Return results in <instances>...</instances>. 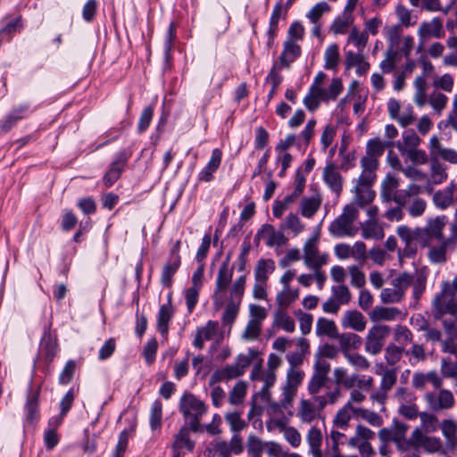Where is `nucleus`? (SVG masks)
Here are the masks:
<instances>
[{"mask_svg":"<svg viewBox=\"0 0 457 457\" xmlns=\"http://www.w3.org/2000/svg\"><path fill=\"white\" fill-rule=\"evenodd\" d=\"M341 397L338 386L328 390L325 395L312 396V399H301L297 408L296 416L303 423L310 424L314 421L327 405L335 404Z\"/></svg>","mask_w":457,"mask_h":457,"instance_id":"1","label":"nucleus"},{"mask_svg":"<svg viewBox=\"0 0 457 457\" xmlns=\"http://www.w3.org/2000/svg\"><path fill=\"white\" fill-rule=\"evenodd\" d=\"M359 211L353 204L344 207L342 213L329 225V233L336 237H353L358 232L354 224L358 219Z\"/></svg>","mask_w":457,"mask_h":457,"instance_id":"2","label":"nucleus"},{"mask_svg":"<svg viewBox=\"0 0 457 457\" xmlns=\"http://www.w3.org/2000/svg\"><path fill=\"white\" fill-rule=\"evenodd\" d=\"M447 217L445 215L429 218L426 225L420 228V238L422 240V246L428 247L442 245L445 237L444 229L447 224Z\"/></svg>","mask_w":457,"mask_h":457,"instance_id":"3","label":"nucleus"},{"mask_svg":"<svg viewBox=\"0 0 457 457\" xmlns=\"http://www.w3.org/2000/svg\"><path fill=\"white\" fill-rule=\"evenodd\" d=\"M390 327L386 325L372 326L365 337V352L370 355H378L385 345L386 338L390 335Z\"/></svg>","mask_w":457,"mask_h":457,"instance_id":"4","label":"nucleus"},{"mask_svg":"<svg viewBox=\"0 0 457 457\" xmlns=\"http://www.w3.org/2000/svg\"><path fill=\"white\" fill-rule=\"evenodd\" d=\"M179 410L187 419H191V426L195 428L199 423V417L206 411L204 402L192 394H185L179 403Z\"/></svg>","mask_w":457,"mask_h":457,"instance_id":"5","label":"nucleus"},{"mask_svg":"<svg viewBox=\"0 0 457 457\" xmlns=\"http://www.w3.org/2000/svg\"><path fill=\"white\" fill-rule=\"evenodd\" d=\"M318 237H310L303 245V260L308 269L319 268L326 265L329 255L326 253H320L318 248Z\"/></svg>","mask_w":457,"mask_h":457,"instance_id":"6","label":"nucleus"},{"mask_svg":"<svg viewBox=\"0 0 457 457\" xmlns=\"http://www.w3.org/2000/svg\"><path fill=\"white\" fill-rule=\"evenodd\" d=\"M420 228H411L407 225H401L396 228V234L404 243L403 250L399 251L400 257H413L416 254L417 247L414 243L422 246V240L420 238Z\"/></svg>","mask_w":457,"mask_h":457,"instance_id":"7","label":"nucleus"},{"mask_svg":"<svg viewBox=\"0 0 457 457\" xmlns=\"http://www.w3.org/2000/svg\"><path fill=\"white\" fill-rule=\"evenodd\" d=\"M424 400L430 410L439 411L449 410L453 407L455 399L452 391L448 389L436 388L435 391L427 392Z\"/></svg>","mask_w":457,"mask_h":457,"instance_id":"8","label":"nucleus"},{"mask_svg":"<svg viewBox=\"0 0 457 457\" xmlns=\"http://www.w3.org/2000/svg\"><path fill=\"white\" fill-rule=\"evenodd\" d=\"M451 235L443 242L442 245L431 246L428 256L432 263H444L446 262V253L448 249L454 248L457 244V217L454 216V221L450 227Z\"/></svg>","mask_w":457,"mask_h":457,"instance_id":"9","label":"nucleus"},{"mask_svg":"<svg viewBox=\"0 0 457 457\" xmlns=\"http://www.w3.org/2000/svg\"><path fill=\"white\" fill-rule=\"evenodd\" d=\"M262 362V361L260 359L256 363H254L250 374V378L253 382H262V386L260 388V394L263 398L269 399L270 395V388L274 386L277 375L273 370H263Z\"/></svg>","mask_w":457,"mask_h":457,"instance_id":"10","label":"nucleus"},{"mask_svg":"<svg viewBox=\"0 0 457 457\" xmlns=\"http://www.w3.org/2000/svg\"><path fill=\"white\" fill-rule=\"evenodd\" d=\"M430 159L439 161L442 159L449 163L457 164V151L444 147L436 136L431 137L428 143Z\"/></svg>","mask_w":457,"mask_h":457,"instance_id":"11","label":"nucleus"},{"mask_svg":"<svg viewBox=\"0 0 457 457\" xmlns=\"http://www.w3.org/2000/svg\"><path fill=\"white\" fill-rule=\"evenodd\" d=\"M418 36L422 43L430 38L444 37L445 30L442 20L435 17L429 21L421 22L418 29Z\"/></svg>","mask_w":457,"mask_h":457,"instance_id":"12","label":"nucleus"},{"mask_svg":"<svg viewBox=\"0 0 457 457\" xmlns=\"http://www.w3.org/2000/svg\"><path fill=\"white\" fill-rule=\"evenodd\" d=\"M411 384L417 390H425L428 384L436 389L443 386V378L436 370L415 372L411 378Z\"/></svg>","mask_w":457,"mask_h":457,"instance_id":"13","label":"nucleus"},{"mask_svg":"<svg viewBox=\"0 0 457 457\" xmlns=\"http://www.w3.org/2000/svg\"><path fill=\"white\" fill-rule=\"evenodd\" d=\"M322 179L331 192L338 197L343 190L344 179L334 163L330 162L325 166L322 172Z\"/></svg>","mask_w":457,"mask_h":457,"instance_id":"14","label":"nucleus"},{"mask_svg":"<svg viewBox=\"0 0 457 457\" xmlns=\"http://www.w3.org/2000/svg\"><path fill=\"white\" fill-rule=\"evenodd\" d=\"M220 333L221 332L218 321L209 320L204 326L196 328L193 345L197 349H202L205 341L218 337Z\"/></svg>","mask_w":457,"mask_h":457,"instance_id":"15","label":"nucleus"},{"mask_svg":"<svg viewBox=\"0 0 457 457\" xmlns=\"http://www.w3.org/2000/svg\"><path fill=\"white\" fill-rule=\"evenodd\" d=\"M457 199V185L451 182L445 188L436 191L433 195V204L439 210H445L452 206Z\"/></svg>","mask_w":457,"mask_h":457,"instance_id":"16","label":"nucleus"},{"mask_svg":"<svg viewBox=\"0 0 457 457\" xmlns=\"http://www.w3.org/2000/svg\"><path fill=\"white\" fill-rule=\"evenodd\" d=\"M261 237L266 239V245L269 247L274 245L281 246L287 242V238L285 237L284 233L282 231H276L274 227L270 224H264L258 230L255 235V239H260Z\"/></svg>","mask_w":457,"mask_h":457,"instance_id":"17","label":"nucleus"},{"mask_svg":"<svg viewBox=\"0 0 457 457\" xmlns=\"http://www.w3.org/2000/svg\"><path fill=\"white\" fill-rule=\"evenodd\" d=\"M190 429L183 427L175 435L174 442L171 445L172 457H182V450L186 449L192 452L195 447V443L190 439Z\"/></svg>","mask_w":457,"mask_h":457,"instance_id":"18","label":"nucleus"},{"mask_svg":"<svg viewBox=\"0 0 457 457\" xmlns=\"http://www.w3.org/2000/svg\"><path fill=\"white\" fill-rule=\"evenodd\" d=\"M335 338L338 341L339 350L344 357H346L347 354H351V351L358 350L362 345V338L352 332L337 333Z\"/></svg>","mask_w":457,"mask_h":457,"instance_id":"19","label":"nucleus"},{"mask_svg":"<svg viewBox=\"0 0 457 457\" xmlns=\"http://www.w3.org/2000/svg\"><path fill=\"white\" fill-rule=\"evenodd\" d=\"M367 320L364 315L356 310L346 311L341 318V326L361 332L366 328Z\"/></svg>","mask_w":457,"mask_h":457,"instance_id":"20","label":"nucleus"},{"mask_svg":"<svg viewBox=\"0 0 457 457\" xmlns=\"http://www.w3.org/2000/svg\"><path fill=\"white\" fill-rule=\"evenodd\" d=\"M233 277V268L229 267V256L221 263L215 281L214 295L225 291Z\"/></svg>","mask_w":457,"mask_h":457,"instance_id":"21","label":"nucleus"},{"mask_svg":"<svg viewBox=\"0 0 457 457\" xmlns=\"http://www.w3.org/2000/svg\"><path fill=\"white\" fill-rule=\"evenodd\" d=\"M222 159V153L219 148L212 151V156L206 166L199 172L198 179L209 182L213 179V173L219 169Z\"/></svg>","mask_w":457,"mask_h":457,"instance_id":"22","label":"nucleus"},{"mask_svg":"<svg viewBox=\"0 0 457 457\" xmlns=\"http://www.w3.org/2000/svg\"><path fill=\"white\" fill-rule=\"evenodd\" d=\"M361 166L362 171L356 184L371 186L376 179L375 171L378 167V161H374L371 158H361Z\"/></svg>","mask_w":457,"mask_h":457,"instance_id":"23","label":"nucleus"},{"mask_svg":"<svg viewBox=\"0 0 457 457\" xmlns=\"http://www.w3.org/2000/svg\"><path fill=\"white\" fill-rule=\"evenodd\" d=\"M345 67L346 69L356 68V73L362 76L370 70V63L365 61L362 53L348 51L345 53Z\"/></svg>","mask_w":457,"mask_h":457,"instance_id":"24","label":"nucleus"},{"mask_svg":"<svg viewBox=\"0 0 457 457\" xmlns=\"http://www.w3.org/2000/svg\"><path fill=\"white\" fill-rule=\"evenodd\" d=\"M357 411L358 407L351 406L350 403H345L344 406L337 411L333 420L334 427L345 430L352 417L355 416L357 418Z\"/></svg>","mask_w":457,"mask_h":457,"instance_id":"25","label":"nucleus"},{"mask_svg":"<svg viewBox=\"0 0 457 457\" xmlns=\"http://www.w3.org/2000/svg\"><path fill=\"white\" fill-rule=\"evenodd\" d=\"M301 54V46L292 39H287L284 43V49L279 56L280 64L283 67H289L290 64Z\"/></svg>","mask_w":457,"mask_h":457,"instance_id":"26","label":"nucleus"},{"mask_svg":"<svg viewBox=\"0 0 457 457\" xmlns=\"http://www.w3.org/2000/svg\"><path fill=\"white\" fill-rule=\"evenodd\" d=\"M393 145L394 143L392 141L383 142L378 137L370 139L367 143L366 155L362 158H371L374 161H378V158L383 154L385 149L391 148Z\"/></svg>","mask_w":457,"mask_h":457,"instance_id":"27","label":"nucleus"},{"mask_svg":"<svg viewBox=\"0 0 457 457\" xmlns=\"http://www.w3.org/2000/svg\"><path fill=\"white\" fill-rule=\"evenodd\" d=\"M361 236L365 239L380 240L384 237L385 233L376 219H369L361 224Z\"/></svg>","mask_w":457,"mask_h":457,"instance_id":"28","label":"nucleus"},{"mask_svg":"<svg viewBox=\"0 0 457 457\" xmlns=\"http://www.w3.org/2000/svg\"><path fill=\"white\" fill-rule=\"evenodd\" d=\"M29 110L28 104H22L14 108L1 122V129L4 132L9 131L18 120L26 117Z\"/></svg>","mask_w":457,"mask_h":457,"instance_id":"29","label":"nucleus"},{"mask_svg":"<svg viewBox=\"0 0 457 457\" xmlns=\"http://www.w3.org/2000/svg\"><path fill=\"white\" fill-rule=\"evenodd\" d=\"M353 192L354 200L352 204L354 206L356 204L361 208L371 203L375 196V193L370 189V186L356 184Z\"/></svg>","mask_w":457,"mask_h":457,"instance_id":"30","label":"nucleus"},{"mask_svg":"<svg viewBox=\"0 0 457 457\" xmlns=\"http://www.w3.org/2000/svg\"><path fill=\"white\" fill-rule=\"evenodd\" d=\"M447 167L439 161L430 159V177L429 185H439L444 183L447 178Z\"/></svg>","mask_w":457,"mask_h":457,"instance_id":"31","label":"nucleus"},{"mask_svg":"<svg viewBox=\"0 0 457 457\" xmlns=\"http://www.w3.org/2000/svg\"><path fill=\"white\" fill-rule=\"evenodd\" d=\"M40 388L36 391L29 393L27 402L25 404V415L26 420L33 423L38 418V399H39Z\"/></svg>","mask_w":457,"mask_h":457,"instance_id":"32","label":"nucleus"},{"mask_svg":"<svg viewBox=\"0 0 457 457\" xmlns=\"http://www.w3.org/2000/svg\"><path fill=\"white\" fill-rule=\"evenodd\" d=\"M310 453L312 457H322L321 444H322V433L321 430L316 427H312L308 431L306 436Z\"/></svg>","mask_w":457,"mask_h":457,"instance_id":"33","label":"nucleus"},{"mask_svg":"<svg viewBox=\"0 0 457 457\" xmlns=\"http://www.w3.org/2000/svg\"><path fill=\"white\" fill-rule=\"evenodd\" d=\"M321 204V197L314 195L303 197L300 202V212L304 218L311 219L319 211Z\"/></svg>","mask_w":457,"mask_h":457,"instance_id":"34","label":"nucleus"},{"mask_svg":"<svg viewBox=\"0 0 457 457\" xmlns=\"http://www.w3.org/2000/svg\"><path fill=\"white\" fill-rule=\"evenodd\" d=\"M400 180L394 175L387 174L381 184L380 197L384 203L389 204L390 197L398 190Z\"/></svg>","mask_w":457,"mask_h":457,"instance_id":"35","label":"nucleus"},{"mask_svg":"<svg viewBox=\"0 0 457 457\" xmlns=\"http://www.w3.org/2000/svg\"><path fill=\"white\" fill-rule=\"evenodd\" d=\"M243 373L235 363L227 365L223 368L216 370L212 375V382L228 381L242 376Z\"/></svg>","mask_w":457,"mask_h":457,"instance_id":"36","label":"nucleus"},{"mask_svg":"<svg viewBox=\"0 0 457 457\" xmlns=\"http://www.w3.org/2000/svg\"><path fill=\"white\" fill-rule=\"evenodd\" d=\"M401 315V311L395 307L376 306L371 314L372 320H395Z\"/></svg>","mask_w":457,"mask_h":457,"instance_id":"37","label":"nucleus"},{"mask_svg":"<svg viewBox=\"0 0 457 457\" xmlns=\"http://www.w3.org/2000/svg\"><path fill=\"white\" fill-rule=\"evenodd\" d=\"M403 142H398L397 149L402 154H404L405 149H412L419 147L421 143L420 137L413 129L404 130L402 134Z\"/></svg>","mask_w":457,"mask_h":457,"instance_id":"38","label":"nucleus"},{"mask_svg":"<svg viewBox=\"0 0 457 457\" xmlns=\"http://www.w3.org/2000/svg\"><path fill=\"white\" fill-rule=\"evenodd\" d=\"M275 270V262L271 259H260L254 268V280L268 281L269 276Z\"/></svg>","mask_w":457,"mask_h":457,"instance_id":"39","label":"nucleus"},{"mask_svg":"<svg viewBox=\"0 0 457 457\" xmlns=\"http://www.w3.org/2000/svg\"><path fill=\"white\" fill-rule=\"evenodd\" d=\"M300 197L295 191H292L287 195L282 200L274 201L272 207V213L274 217L279 219L283 216L284 212L290 208V206Z\"/></svg>","mask_w":457,"mask_h":457,"instance_id":"40","label":"nucleus"},{"mask_svg":"<svg viewBox=\"0 0 457 457\" xmlns=\"http://www.w3.org/2000/svg\"><path fill=\"white\" fill-rule=\"evenodd\" d=\"M181 263V259L175 257L170 258L168 262L164 265L162 271L161 281L164 287H170L172 284V278L179 270Z\"/></svg>","mask_w":457,"mask_h":457,"instance_id":"41","label":"nucleus"},{"mask_svg":"<svg viewBox=\"0 0 457 457\" xmlns=\"http://www.w3.org/2000/svg\"><path fill=\"white\" fill-rule=\"evenodd\" d=\"M320 102H323L321 87L312 85L310 87L308 94L303 98L304 106L310 112H314L319 108Z\"/></svg>","mask_w":457,"mask_h":457,"instance_id":"42","label":"nucleus"},{"mask_svg":"<svg viewBox=\"0 0 457 457\" xmlns=\"http://www.w3.org/2000/svg\"><path fill=\"white\" fill-rule=\"evenodd\" d=\"M173 316V309L170 302L162 304L158 312L157 328L162 335H165L169 329V322Z\"/></svg>","mask_w":457,"mask_h":457,"instance_id":"43","label":"nucleus"},{"mask_svg":"<svg viewBox=\"0 0 457 457\" xmlns=\"http://www.w3.org/2000/svg\"><path fill=\"white\" fill-rule=\"evenodd\" d=\"M337 327L333 320L320 317L316 323V335L318 337H328L335 338L337 335Z\"/></svg>","mask_w":457,"mask_h":457,"instance_id":"44","label":"nucleus"},{"mask_svg":"<svg viewBox=\"0 0 457 457\" xmlns=\"http://www.w3.org/2000/svg\"><path fill=\"white\" fill-rule=\"evenodd\" d=\"M414 88H415V95L413 97L414 103L419 107H423L427 102V81L426 77L424 75L418 76L413 83Z\"/></svg>","mask_w":457,"mask_h":457,"instance_id":"45","label":"nucleus"},{"mask_svg":"<svg viewBox=\"0 0 457 457\" xmlns=\"http://www.w3.org/2000/svg\"><path fill=\"white\" fill-rule=\"evenodd\" d=\"M260 352L253 347L248 348L245 353H240L237 356L235 364L239 370L243 373L245 372L246 368H248L254 360L258 359Z\"/></svg>","mask_w":457,"mask_h":457,"instance_id":"46","label":"nucleus"},{"mask_svg":"<svg viewBox=\"0 0 457 457\" xmlns=\"http://www.w3.org/2000/svg\"><path fill=\"white\" fill-rule=\"evenodd\" d=\"M299 296L298 289L283 288L276 295V303L280 309L290 306Z\"/></svg>","mask_w":457,"mask_h":457,"instance_id":"47","label":"nucleus"},{"mask_svg":"<svg viewBox=\"0 0 457 457\" xmlns=\"http://www.w3.org/2000/svg\"><path fill=\"white\" fill-rule=\"evenodd\" d=\"M369 35L367 31H360L356 27H353L347 38L348 43H352L357 52L362 53L368 43Z\"/></svg>","mask_w":457,"mask_h":457,"instance_id":"48","label":"nucleus"},{"mask_svg":"<svg viewBox=\"0 0 457 457\" xmlns=\"http://www.w3.org/2000/svg\"><path fill=\"white\" fill-rule=\"evenodd\" d=\"M246 284V277L245 275L239 276L232 284L229 289V300L228 302H233L237 303H241L242 298L245 294Z\"/></svg>","mask_w":457,"mask_h":457,"instance_id":"49","label":"nucleus"},{"mask_svg":"<svg viewBox=\"0 0 457 457\" xmlns=\"http://www.w3.org/2000/svg\"><path fill=\"white\" fill-rule=\"evenodd\" d=\"M343 83L341 79L334 78L332 79L328 87L323 88L321 87V93L323 96V102L335 101L337 96L343 91Z\"/></svg>","mask_w":457,"mask_h":457,"instance_id":"50","label":"nucleus"},{"mask_svg":"<svg viewBox=\"0 0 457 457\" xmlns=\"http://www.w3.org/2000/svg\"><path fill=\"white\" fill-rule=\"evenodd\" d=\"M353 22V15H347L343 13L341 17H337L331 25V31L336 34H345L348 28L352 26Z\"/></svg>","mask_w":457,"mask_h":457,"instance_id":"51","label":"nucleus"},{"mask_svg":"<svg viewBox=\"0 0 457 457\" xmlns=\"http://www.w3.org/2000/svg\"><path fill=\"white\" fill-rule=\"evenodd\" d=\"M262 330V324L248 320L247 324L241 334V338L245 341H255L261 336Z\"/></svg>","mask_w":457,"mask_h":457,"instance_id":"52","label":"nucleus"},{"mask_svg":"<svg viewBox=\"0 0 457 457\" xmlns=\"http://www.w3.org/2000/svg\"><path fill=\"white\" fill-rule=\"evenodd\" d=\"M296 394H297L296 389L287 386L286 385H283L281 399H280L279 403L276 404V406L280 409H283V410H288V409L292 408L294 400L296 396Z\"/></svg>","mask_w":457,"mask_h":457,"instance_id":"53","label":"nucleus"},{"mask_svg":"<svg viewBox=\"0 0 457 457\" xmlns=\"http://www.w3.org/2000/svg\"><path fill=\"white\" fill-rule=\"evenodd\" d=\"M240 304L241 303L228 302L225 307L221 320L225 326H228L229 329L231 328L233 323L235 322L238 315Z\"/></svg>","mask_w":457,"mask_h":457,"instance_id":"54","label":"nucleus"},{"mask_svg":"<svg viewBox=\"0 0 457 457\" xmlns=\"http://www.w3.org/2000/svg\"><path fill=\"white\" fill-rule=\"evenodd\" d=\"M281 228L288 229L292 231L295 236H297L303 231L304 224L295 213L291 212L286 217L285 223Z\"/></svg>","mask_w":457,"mask_h":457,"instance_id":"55","label":"nucleus"},{"mask_svg":"<svg viewBox=\"0 0 457 457\" xmlns=\"http://www.w3.org/2000/svg\"><path fill=\"white\" fill-rule=\"evenodd\" d=\"M394 339L399 345L400 347H405L408 344L412 341V333L411 330L402 325H397L394 332Z\"/></svg>","mask_w":457,"mask_h":457,"instance_id":"56","label":"nucleus"},{"mask_svg":"<svg viewBox=\"0 0 457 457\" xmlns=\"http://www.w3.org/2000/svg\"><path fill=\"white\" fill-rule=\"evenodd\" d=\"M328 380V377H324V376L317 375V374L313 373L308 382V386H307L308 393L311 395H312L313 397L319 396L318 394L325 386Z\"/></svg>","mask_w":457,"mask_h":457,"instance_id":"57","label":"nucleus"},{"mask_svg":"<svg viewBox=\"0 0 457 457\" xmlns=\"http://www.w3.org/2000/svg\"><path fill=\"white\" fill-rule=\"evenodd\" d=\"M357 418H361L367 421L370 425L375 428L381 427L383 424V419L378 413L369 409L358 407Z\"/></svg>","mask_w":457,"mask_h":457,"instance_id":"58","label":"nucleus"},{"mask_svg":"<svg viewBox=\"0 0 457 457\" xmlns=\"http://www.w3.org/2000/svg\"><path fill=\"white\" fill-rule=\"evenodd\" d=\"M275 322L286 332L292 333L295 331V324L294 320L284 311H278L275 314Z\"/></svg>","mask_w":457,"mask_h":457,"instance_id":"59","label":"nucleus"},{"mask_svg":"<svg viewBox=\"0 0 457 457\" xmlns=\"http://www.w3.org/2000/svg\"><path fill=\"white\" fill-rule=\"evenodd\" d=\"M247 385L244 381H238L235 384L228 395V401L231 404H239L243 402L246 395Z\"/></svg>","mask_w":457,"mask_h":457,"instance_id":"60","label":"nucleus"},{"mask_svg":"<svg viewBox=\"0 0 457 457\" xmlns=\"http://www.w3.org/2000/svg\"><path fill=\"white\" fill-rule=\"evenodd\" d=\"M326 70H336L339 61L338 47L337 45L329 46L324 54Z\"/></svg>","mask_w":457,"mask_h":457,"instance_id":"61","label":"nucleus"},{"mask_svg":"<svg viewBox=\"0 0 457 457\" xmlns=\"http://www.w3.org/2000/svg\"><path fill=\"white\" fill-rule=\"evenodd\" d=\"M446 296H449V298H455L457 297V276L453 280L452 284H445L442 293L439 295H436L434 300V306L435 308L439 306L440 303H442L443 299L447 298Z\"/></svg>","mask_w":457,"mask_h":457,"instance_id":"62","label":"nucleus"},{"mask_svg":"<svg viewBox=\"0 0 457 457\" xmlns=\"http://www.w3.org/2000/svg\"><path fill=\"white\" fill-rule=\"evenodd\" d=\"M406 209L410 216L413 218L420 217L427 209V202L423 198L416 196L410 201Z\"/></svg>","mask_w":457,"mask_h":457,"instance_id":"63","label":"nucleus"},{"mask_svg":"<svg viewBox=\"0 0 457 457\" xmlns=\"http://www.w3.org/2000/svg\"><path fill=\"white\" fill-rule=\"evenodd\" d=\"M247 452L251 457H261L265 447V443H263L257 436L251 435L247 440Z\"/></svg>","mask_w":457,"mask_h":457,"instance_id":"64","label":"nucleus"}]
</instances>
